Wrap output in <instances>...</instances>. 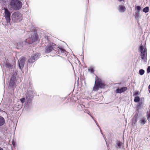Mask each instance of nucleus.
I'll use <instances>...</instances> for the list:
<instances>
[{"label":"nucleus","mask_w":150,"mask_h":150,"mask_svg":"<svg viewBox=\"0 0 150 150\" xmlns=\"http://www.w3.org/2000/svg\"><path fill=\"white\" fill-rule=\"evenodd\" d=\"M105 86V85L101 79L99 78L97 76H96L95 83L93 88V90L95 91H98L99 88H103Z\"/></svg>","instance_id":"nucleus-1"},{"label":"nucleus","mask_w":150,"mask_h":150,"mask_svg":"<svg viewBox=\"0 0 150 150\" xmlns=\"http://www.w3.org/2000/svg\"><path fill=\"white\" fill-rule=\"evenodd\" d=\"M29 84L30 86L28 88L27 92L25 94V101L32 102L34 96V91L32 89V86L30 82Z\"/></svg>","instance_id":"nucleus-2"},{"label":"nucleus","mask_w":150,"mask_h":150,"mask_svg":"<svg viewBox=\"0 0 150 150\" xmlns=\"http://www.w3.org/2000/svg\"><path fill=\"white\" fill-rule=\"evenodd\" d=\"M9 6L12 9H19L22 6V3L18 0H11Z\"/></svg>","instance_id":"nucleus-3"},{"label":"nucleus","mask_w":150,"mask_h":150,"mask_svg":"<svg viewBox=\"0 0 150 150\" xmlns=\"http://www.w3.org/2000/svg\"><path fill=\"white\" fill-rule=\"evenodd\" d=\"M22 15L19 12L13 13L11 16L12 20L14 22L18 23L20 22L22 19Z\"/></svg>","instance_id":"nucleus-4"},{"label":"nucleus","mask_w":150,"mask_h":150,"mask_svg":"<svg viewBox=\"0 0 150 150\" xmlns=\"http://www.w3.org/2000/svg\"><path fill=\"white\" fill-rule=\"evenodd\" d=\"M140 48L142 59L144 62H146L147 61L146 49L144 48L142 46H140Z\"/></svg>","instance_id":"nucleus-5"},{"label":"nucleus","mask_w":150,"mask_h":150,"mask_svg":"<svg viewBox=\"0 0 150 150\" xmlns=\"http://www.w3.org/2000/svg\"><path fill=\"white\" fill-rule=\"evenodd\" d=\"M33 34L28 39H27L25 40V43L27 42L28 44H31L33 42L38 40V37L37 33L36 32L34 31L33 33Z\"/></svg>","instance_id":"nucleus-6"},{"label":"nucleus","mask_w":150,"mask_h":150,"mask_svg":"<svg viewBox=\"0 0 150 150\" xmlns=\"http://www.w3.org/2000/svg\"><path fill=\"white\" fill-rule=\"evenodd\" d=\"M4 17L7 23H9L11 21V13L7 8H4Z\"/></svg>","instance_id":"nucleus-7"},{"label":"nucleus","mask_w":150,"mask_h":150,"mask_svg":"<svg viewBox=\"0 0 150 150\" xmlns=\"http://www.w3.org/2000/svg\"><path fill=\"white\" fill-rule=\"evenodd\" d=\"M16 76H12L11 77L9 84L10 87L13 88L16 85Z\"/></svg>","instance_id":"nucleus-8"},{"label":"nucleus","mask_w":150,"mask_h":150,"mask_svg":"<svg viewBox=\"0 0 150 150\" xmlns=\"http://www.w3.org/2000/svg\"><path fill=\"white\" fill-rule=\"evenodd\" d=\"M55 46V44L52 43L51 45L47 46L45 48V52L46 53H49L53 50Z\"/></svg>","instance_id":"nucleus-9"},{"label":"nucleus","mask_w":150,"mask_h":150,"mask_svg":"<svg viewBox=\"0 0 150 150\" xmlns=\"http://www.w3.org/2000/svg\"><path fill=\"white\" fill-rule=\"evenodd\" d=\"M25 60V58L22 57L20 58V61L19 62V66L21 69L23 68Z\"/></svg>","instance_id":"nucleus-10"},{"label":"nucleus","mask_w":150,"mask_h":150,"mask_svg":"<svg viewBox=\"0 0 150 150\" xmlns=\"http://www.w3.org/2000/svg\"><path fill=\"white\" fill-rule=\"evenodd\" d=\"M37 57H35L34 58V57L32 56L31 57L29 60V62L30 63H32L35 62V60L37 59L40 56V53H37V55H36Z\"/></svg>","instance_id":"nucleus-11"},{"label":"nucleus","mask_w":150,"mask_h":150,"mask_svg":"<svg viewBox=\"0 0 150 150\" xmlns=\"http://www.w3.org/2000/svg\"><path fill=\"white\" fill-rule=\"evenodd\" d=\"M127 90V88L126 87H121L120 88H118L116 90L115 92L117 93H121L125 91H126Z\"/></svg>","instance_id":"nucleus-12"},{"label":"nucleus","mask_w":150,"mask_h":150,"mask_svg":"<svg viewBox=\"0 0 150 150\" xmlns=\"http://www.w3.org/2000/svg\"><path fill=\"white\" fill-rule=\"evenodd\" d=\"M115 148L117 149H120L121 148L123 143L119 140H117L115 142Z\"/></svg>","instance_id":"nucleus-13"},{"label":"nucleus","mask_w":150,"mask_h":150,"mask_svg":"<svg viewBox=\"0 0 150 150\" xmlns=\"http://www.w3.org/2000/svg\"><path fill=\"white\" fill-rule=\"evenodd\" d=\"M32 106V103L31 101H25V108L27 110L30 109Z\"/></svg>","instance_id":"nucleus-14"},{"label":"nucleus","mask_w":150,"mask_h":150,"mask_svg":"<svg viewBox=\"0 0 150 150\" xmlns=\"http://www.w3.org/2000/svg\"><path fill=\"white\" fill-rule=\"evenodd\" d=\"M144 104V101L142 100H141L139 102H138L137 105L136 107V108L137 110H139V109L142 108Z\"/></svg>","instance_id":"nucleus-15"},{"label":"nucleus","mask_w":150,"mask_h":150,"mask_svg":"<svg viewBox=\"0 0 150 150\" xmlns=\"http://www.w3.org/2000/svg\"><path fill=\"white\" fill-rule=\"evenodd\" d=\"M118 9L120 12L122 13L125 11L126 8L124 6L121 5L119 6Z\"/></svg>","instance_id":"nucleus-16"},{"label":"nucleus","mask_w":150,"mask_h":150,"mask_svg":"<svg viewBox=\"0 0 150 150\" xmlns=\"http://www.w3.org/2000/svg\"><path fill=\"white\" fill-rule=\"evenodd\" d=\"M16 47L17 48H21L23 47V42L22 40H20L17 42Z\"/></svg>","instance_id":"nucleus-17"},{"label":"nucleus","mask_w":150,"mask_h":150,"mask_svg":"<svg viewBox=\"0 0 150 150\" xmlns=\"http://www.w3.org/2000/svg\"><path fill=\"white\" fill-rule=\"evenodd\" d=\"M5 122V121L4 118L0 116V126L4 125Z\"/></svg>","instance_id":"nucleus-18"},{"label":"nucleus","mask_w":150,"mask_h":150,"mask_svg":"<svg viewBox=\"0 0 150 150\" xmlns=\"http://www.w3.org/2000/svg\"><path fill=\"white\" fill-rule=\"evenodd\" d=\"M80 77V80L81 81H82V80H83L84 79V76H76L75 78L76 80L77 79V81L78 83L79 82V77Z\"/></svg>","instance_id":"nucleus-19"},{"label":"nucleus","mask_w":150,"mask_h":150,"mask_svg":"<svg viewBox=\"0 0 150 150\" xmlns=\"http://www.w3.org/2000/svg\"><path fill=\"white\" fill-rule=\"evenodd\" d=\"M146 122V120L145 118L143 117L141 118L139 121V122L142 125H144Z\"/></svg>","instance_id":"nucleus-20"},{"label":"nucleus","mask_w":150,"mask_h":150,"mask_svg":"<svg viewBox=\"0 0 150 150\" xmlns=\"http://www.w3.org/2000/svg\"><path fill=\"white\" fill-rule=\"evenodd\" d=\"M137 120V116L135 115L134 117H133L132 119V123L135 124L136 123Z\"/></svg>","instance_id":"nucleus-21"},{"label":"nucleus","mask_w":150,"mask_h":150,"mask_svg":"<svg viewBox=\"0 0 150 150\" xmlns=\"http://www.w3.org/2000/svg\"><path fill=\"white\" fill-rule=\"evenodd\" d=\"M135 103H138L140 101V98L139 96H136L134 97V100Z\"/></svg>","instance_id":"nucleus-22"},{"label":"nucleus","mask_w":150,"mask_h":150,"mask_svg":"<svg viewBox=\"0 0 150 150\" xmlns=\"http://www.w3.org/2000/svg\"><path fill=\"white\" fill-rule=\"evenodd\" d=\"M135 17L136 18H139V11H137L135 12Z\"/></svg>","instance_id":"nucleus-23"},{"label":"nucleus","mask_w":150,"mask_h":150,"mask_svg":"<svg viewBox=\"0 0 150 150\" xmlns=\"http://www.w3.org/2000/svg\"><path fill=\"white\" fill-rule=\"evenodd\" d=\"M149 10V8L148 7H146L145 8L143 9V11L145 13H146L148 12Z\"/></svg>","instance_id":"nucleus-24"},{"label":"nucleus","mask_w":150,"mask_h":150,"mask_svg":"<svg viewBox=\"0 0 150 150\" xmlns=\"http://www.w3.org/2000/svg\"><path fill=\"white\" fill-rule=\"evenodd\" d=\"M146 116L148 120H150V111H148L147 112Z\"/></svg>","instance_id":"nucleus-25"},{"label":"nucleus","mask_w":150,"mask_h":150,"mask_svg":"<svg viewBox=\"0 0 150 150\" xmlns=\"http://www.w3.org/2000/svg\"><path fill=\"white\" fill-rule=\"evenodd\" d=\"M13 66L11 65L10 63H7L6 64V67L9 69H11L12 68Z\"/></svg>","instance_id":"nucleus-26"},{"label":"nucleus","mask_w":150,"mask_h":150,"mask_svg":"<svg viewBox=\"0 0 150 150\" xmlns=\"http://www.w3.org/2000/svg\"><path fill=\"white\" fill-rule=\"evenodd\" d=\"M42 40L43 42H44V41H45V43H47L48 42L47 38L46 36H45L44 38H43Z\"/></svg>","instance_id":"nucleus-27"},{"label":"nucleus","mask_w":150,"mask_h":150,"mask_svg":"<svg viewBox=\"0 0 150 150\" xmlns=\"http://www.w3.org/2000/svg\"><path fill=\"white\" fill-rule=\"evenodd\" d=\"M139 74L141 75H142L143 74L144 72V71L142 69H140L139 71Z\"/></svg>","instance_id":"nucleus-28"},{"label":"nucleus","mask_w":150,"mask_h":150,"mask_svg":"<svg viewBox=\"0 0 150 150\" xmlns=\"http://www.w3.org/2000/svg\"><path fill=\"white\" fill-rule=\"evenodd\" d=\"M77 107L78 109L80 111L82 110V104H78Z\"/></svg>","instance_id":"nucleus-29"},{"label":"nucleus","mask_w":150,"mask_h":150,"mask_svg":"<svg viewBox=\"0 0 150 150\" xmlns=\"http://www.w3.org/2000/svg\"><path fill=\"white\" fill-rule=\"evenodd\" d=\"M88 71L91 73H93L94 72V70L93 68L90 67L88 69Z\"/></svg>","instance_id":"nucleus-30"},{"label":"nucleus","mask_w":150,"mask_h":150,"mask_svg":"<svg viewBox=\"0 0 150 150\" xmlns=\"http://www.w3.org/2000/svg\"><path fill=\"white\" fill-rule=\"evenodd\" d=\"M25 98V97H23L20 99V101L22 103H24Z\"/></svg>","instance_id":"nucleus-31"},{"label":"nucleus","mask_w":150,"mask_h":150,"mask_svg":"<svg viewBox=\"0 0 150 150\" xmlns=\"http://www.w3.org/2000/svg\"><path fill=\"white\" fill-rule=\"evenodd\" d=\"M59 48L61 50V52L64 53V51H65V50H64V49H63L61 47H59Z\"/></svg>","instance_id":"nucleus-32"},{"label":"nucleus","mask_w":150,"mask_h":150,"mask_svg":"<svg viewBox=\"0 0 150 150\" xmlns=\"http://www.w3.org/2000/svg\"><path fill=\"white\" fill-rule=\"evenodd\" d=\"M139 94V93L138 91H136L134 93L133 96L138 95Z\"/></svg>","instance_id":"nucleus-33"},{"label":"nucleus","mask_w":150,"mask_h":150,"mask_svg":"<svg viewBox=\"0 0 150 150\" xmlns=\"http://www.w3.org/2000/svg\"><path fill=\"white\" fill-rule=\"evenodd\" d=\"M136 8L137 10V11H140L141 9V8L140 6H137L136 7Z\"/></svg>","instance_id":"nucleus-34"},{"label":"nucleus","mask_w":150,"mask_h":150,"mask_svg":"<svg viewBox=\"0 0 150 150\" xmlns=\"http://www.w3.org/2000/svg\"><path fill=\"white\" fill-rule=\"evenodd\" d=\"M95 122H96V121H95ZM96 123V125H97V126H98V128H99V129H100V132H101V129H100V126H99V125H98V124H97ZM101 134H102L103 135V134L102 133V132H101Z\"/></svg>","instance_id":"nucleus-35"},{"label":"nucleus","mask_w":150,"mask_h":150,"mask_svg":"<svg viewBox=\"0 0 150 150\" xmlns=\"http://www.w3.org/2000/svg\"><path fill=\"white\" fill-rule=\"evenodd\" d=\"M147 72L148 73H149L150 72V66L148 67L147 69Z\"/></svg>","instance_id":"nucleus-36"},{"label":"nucleus","mask_w":150,"mask_h":150,"mask_svg":"<svg viewBox=\"0 0 150 150\" xmlns=\"http://www.w3.org/2000/svg\"><path fill=\"white\" fill-rule=\"evenodd\" d=\"M37 53H38L35 54V55L34 54V55H33V57H34V58H35V57H37L36 55H37Z\"/></svg>","instance_id":"nucleus-37"},{"label":"nucleus","mask_w":150,"mask_h":150,"mask_svg":"<svg viewBox=\"0 0 150 150\" xmlns=\"http://www.w3.org/2000/svg\"><path fill=\"white\" fill-rule=\"evenodd\" d=\"M87 113L88 115H90V116L92 117V118L93 119V117L90 114V113H89V111H88V112H87Z\"/></svg>","instance_id":"nucleus-38"},{"label":"nucleus","mask_w":150,"mask_h":150,"mask_svg":"<svg viewBox=\"0 0 150 150\" xmlns=\"http://www.w3.org/2000/svg\"><path fill=\"white\" fill-rule=\"evenodd\" d=\"M84 107V105H82V110H83V108Z\"/></svg>","instance_id":"nucleus-39"},{"label":"nucleus","mask_w":150,"mask_h":150,"mask_svg":"<svg viewBox=\"0 0 150 150\" xmlns=\"http://www.w3.org/2000/svg\"><path fill=\"white\" fill-rule=\"evenodd\" d=\"M148 88L150 90V85H149L148 86Z\"/></svg>","instance_id":"nucleus-40"},{"label":"nucleus","mask_w":150,"mask_h":150,"mask_svg":"<svg viewBox=\"0 0 150 150\" xmlns=\"http://www.w3.org/2000/svg\"><path fill=\"white\" fill-rule=\"evenodd\" d=\"M0 150H4L2 148L0 147Z\"/></svg>","instance_id":"nucleus-41"},{"label":"nucleus","mask_w":150,"mask_h":150,"mask_svg":"<svg viewBox=\"0 0 150 150\" xmlns=\"http://www.w3.org/2000/svg\"><path fill=\"white\" fill-rule=\"evenodd\" d=\"M4 81H5V79H4Z\"/></svg>","instance_id":"nucleus-42"},{"label":"nucleus","mask_w":150,"mask_h":150,"mask_svg":"<svg viewBox=\"0 0 150 150\" xmlns=\"http://www.w3.org/2000/svg\"><path fill=\"white\" fill-rule=\"evenodd\" d=\"M104 139H105V140L106 141V138H105V137H104Z\"/></svg>","instance_id":"nucleus-43"},{"label":"nucleus","mask_w":150,"mask_h":150,"mask_svg":"<svg viewBox=\"0 0 150 150\" xmlns=\"http://www.w3.org/2000/svg\"><path fill=\"white\" fill-rule=\"evenodd\" d=\"M149 93H150V89L149 90Z\"/></svg>","instance_id":"nucleus-44"}]
</instances>
